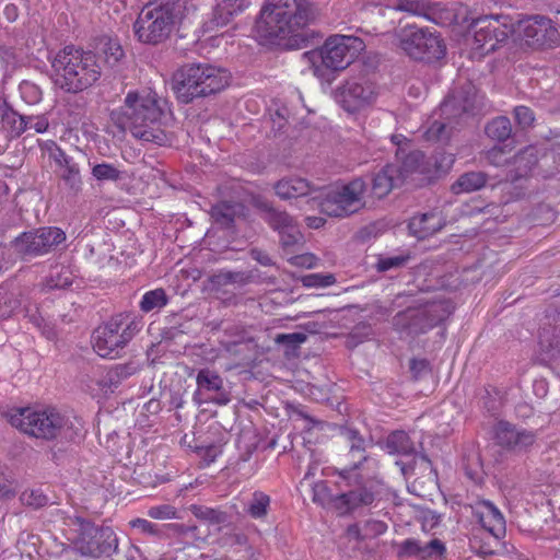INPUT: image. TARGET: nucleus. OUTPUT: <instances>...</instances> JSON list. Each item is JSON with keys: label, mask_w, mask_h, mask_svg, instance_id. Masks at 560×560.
<instances>
[{"label": "nucleus", "mask_w": 560, "mask_h": 560, "mask_svg": "<svg viewBox=\"0 0 560 560\" xmlns=\"http://www.w3.org/2000/svg\"><path fill=\"white\" fill-rule=\"evenodd\" d=\"M122 108V113H113L107 126L113 138H126L128 133L138 140H162L167 137L164 126L171 118V108L167 100L154 90L144 88L129 92Z\"/></svg>", "instance_id": "1"}, {"label": "nucleus", "mask_w": 560, "mask_h": 560, "mask_svg": "<svg viewBox=\"0 0 560 560\" xmlns=\"http://www.w3.org/2000/svg\"><path fill=\"white\" fill-rule=\"evenodd\" d=\"M318 16V7L310 0H265L254 33L261 44H278L313 24Z\"/></svg>", "instance_id": "2"}, {"label": "nucleus", "mask_w": 560, "mask_h": 560, "mask_svg": "<svg viewBox=\"0 0 560 560\" xmlns=\"http://www.w3.org/2000/svg\"><path fill=\"white\" fill-rule=\"evenodd\" d=\"M55 84L68 93L92 86L102 75L97 56L90 50L66 46L51 60Z\"/></svg>", "instance_id": "3"}, {"label": "nucleus", "mask_w": 560, "mask_h": 560, "mask_svg": "<svg viewBox=\"0 0 560 560\" xmlns=\"http://www.w3.org/2000/svg\"><path fill=\"white\" fill-rule=\"evenodd\" d=\"M10 423L26 434L45 440L73 441L81 430L77 419L56 409H18L10 415Z\"/></svg>", "instance_id": "4"}, {"label": "nucleus", "mask_w": 560, "mask_h": 560, "mask_svg": "<svg viewBox=\"0 0 560 560\" xmlns=\"http://www.w3.org/2000/svg\"><path fill=\"white\" fill-rule=\"evenodd\" d=\"M364 42L351 35H331L317 49L305 51L302 56L313 70L314 75L326 79L327 72H338L348 68L364 49Z\"/></svg>", "instance_id": "5"}, {"label": "nucleus", "mask_w": 560, "mask_h": 560, "mask_svg": "<svg viewBox=\"0 0 560 560\" xmlns=\"http://www.w3.org/2000/svg\"><path fill=\"white\" fill-rule=\"evenodd\" d=\"M229 84L228 72L208 63L183 66L173 79V89L183 104L222 91Z\"/></svg>", "instance_id": "6"}, {"label": "nucleus", "mask_w": 560, "mask_h": 560, "mask_svg": "<svg viewBox=\"0 0 560 560\" xmlns=\"http://www.w3.org/2000/svg\"><path fill=\"white\" fill-rule=\"evenodd\" d=\"M396 158L399 161L398 174L405 184L422 186L446 174L453 166L455 155L444 150L436 151L432 156L427 158L423 152L413 150L406 152V149L398 145Z\"/></svg>", "instance_id": "7"}, {"label": "nucleus", "mask_w": 560, "mask_h": 560, "mask_svg": "<svg viewBox=\"0 0 560 560\" xmlns=\"http://www.w3.org/2000/svg\"><path fill=\"white\" fill-rule=\"evenodd\" d=\"M368 185L362 177L318 191L310 201L331 218H348L365 208Z\"/></svg>", "instance_id": "8"}, {"label": "nucleus", "mask_w": 560, "mask_h": 560, "mask_svg": "<svg viewBox=\"0 0 560 560\" xmlns=\"http://www.w3.org/2000/svg\"><path fill=\"white\" fill-rule=\"evenodd\" d=\"M478 107L477 95L471 84L455 89L441 104V114L444 121L435 120L424 132V140H448L455 136L454 122L476 114Z\"/></svg>", "instance_id": "9"}, {"label": "nucleus", "mask_w": 560, "mask_h": 560, "mask_svg": "<svg viewBox=\"0 0 560 560\" xmlns=\"http://www.w3.org/2000/svg\"><path fill=\"white\" fill-rule=\"evenodd\" d=\"M178 20L175 3H149L138 14L133 31L141 43L158 45L170 37Z\"/></svg>", "instance_id": "10"}, {"label": "nucleus", "mask_w": 560, "mask_h": 560, "mask_svg": "<svg viewBox=\"0 0 560 560\" xmlns=\"http://www.w3.org/2000/svg\"><path fill=\"white\" fill-rule=\"evenodd\" d=\"M141 322L129 314L113 316L92 335L95 352L102 358H114L140 331Z\"/></svg>", "instance_id": "11"}, {"label": "nucleus", "mask_w": 560, "mask_h": 560, "mask_svg": "<svg viewBox=\"0 0 560 560\" xmlns=\"http://www.w3.org/2000/svg\"><path fill=\"white\" fill-rule=\"evenodd\" d=\"M471 35V48L480 56L488 55L502 47L514 32L509 16L483 15L471 19L468 24Z\"/></svg>", "instance_id": "12"}, {"label": "nucleus", "mask_w": 560, "mask_h": 560, "mask_svg": "<svg viewBox=\"0 0 560 560\" xmlns=\"http://www.w3.org/2000/svg\"><path fill=\"white\" fill-rule=\"evenodd\" d=\"M397 46L411 59L431 62L445 56L443 40L428 28L406 25L395 32Z\"/></svg>", "instance_id": "13"}, {"label": "nucleus", "mask_w": 560, "mask_h": 560, "mask_svg": "<svg viewBox=\"0 0 560 560\" xmlns=\"http://www.w3.org/2000/svg\"><path fill=\"white\" fill-rule=\"evenodd\" d=\"M79 535L74 548L84 557H110L118 552V537L109 526H96L83 518H78Z\"/></svg>", "instance_id": "14"}, {"label": "nucleus", "mask_w": 560, "mask_h": 560, "mask_svg": "<svg viewBox=\"0 0 560 560\" xmlns=\"http://www.w3.org/2000/svg\"><path fill=\"white\" fill-rule=\"evenodd\" d=\"M444 319L441 304L432 303L421 307H409L397 313L393 326L401 336L415 337L425 334Z\"/></svg>", "instance_id": "15"}, {"label": "nucleus", "mask_w": 560, "mask_h": 560, "mask_svg": "<svg viewBox=\"0 0 560 560\" xmlns=\"http://www.w3.org/2000/svg\"><path fill=\"white\" fill-rule=\"evenodd\" d=\"M342 435L349 450L341 456L342 466L338 469L339 478L347 485H351L352 480L354 483H360L363 469L372 462L366 452L369 442L352 428H346Z\"/></svg>", "instance_id": "16"}, {"label": "nucleus", "mask_w": 560, "mask_h": 560, "mask_svg": "<svg viewBox=\"0 0 560 560\" xmlns=\"http://www.w3.org/2000/svg\"><path fill=\"white\" fill-rule=\"evenodd\" d=\"M66 238L60 228L44 226L22 233L12 244L22 256H42L55 250Z\"/></svg>", "instance_id": "17"}, {"label": "nucleus", "mask_w": 560, "mask_h": 560, "mask_svg": "<svg viewBox=\"0 0 560 560\" xmlns=\"http://www.w3.org/2000/svg\"><path fill=\"white\" fill-rule=\"evenodd\" d=\"M517 33L533 48H551L560 44V32L547 16L532 15L521 20Z\"/></svg>", "instance_id": "18"}, {"label": "nucleus", "mask_w": 560, "mask_h": 560, "mask_svg": "<svg viewBox=\"0 0 560 560\" xmlns=\"http://www.w3.org/2000/svg\"><path fill=\"white\" fill-rule=\"evenodd\" d=\"M375 95L372 82L364 78H353L338 89L336 96L347 112L353 113L371 104Z\"/></svg>", "instance_id": "19"}, {"label": "nucleus", "mask_w": 560, "mask_h": 560, "mask_svg": "<svg viewBox=\"0 0 560 560\" xmlns=\"http://www.w3.org/2000/svg\"><path fill=\"white\" fill-rule=\"evenodd\" d=\"M497 443L513 453H525L530 450L537 440L533 430L517 428L508 421H499L495 425Z\"/></svg>", "instance_id": "20"}, {"label": "nucleus", "mask_w": 560, "mask_h": 560, "mask_svg": "<svg viewBox=\"0 0 560 560\" xmlns=\"http://www.w3.org/2000/svg\"><path fill=\"white\" fill-rule=\"evenodd\" d=\"M197 390L195 392V400L199 404L203 401H212L217 405L224 406L230 402L231 398L224 390L223 378L213 370L201 369L196 376Z\"/></svg>", "instance_id": "21"}, {"label": "nucleus", "mask_w": 560, "mask_h": 560, "mask_svg": "<svg viewBox=\"0 0 560 560\" xmlns=\"http://www.w3.org/2000/svg\"><path fill=\"white\" fill-rule=\"evenodd\" d=\"M338 485L339 487L351 488L334 498V509L341 515L350 513L355 509L371 505L375 500L374 492L364 485L363 475H361L360 483H354L352 480L351 485H347V482L340 479Z\"/></svg>", "instance_id": "22"}, {"label": "nucleus", "mask_w": 560, "mask_h": 560, "mask_svg": "<svg viewBox=\"0 0 560 560\" xmlns=\"http://www.w3.org/2000/svg\"><path fill=\"white\" fill-rule=\"evenodd\" d=\"M471 509L474 516L481 525L479 532L490 535L494 541H500L506 530L505 520L500 510L487 500H478Z\"/></svg>", "instance_id": "23"}, {"label": "nucleus", "mask_w": 560, "mask_h": 560, "mask_svg": "<svg viewBox=\"0 0 560 560\" xmlns=\"http://www.w3.org/2000/svg\"><path fill=\"white\" fill-rule=\"evenodd\" d=\"M250 4L249 0H219L212 9L211 19L206 22V28L213 31L228 25L242 14Z\"/></svg>", "instance_id": "24"}, {"label": "nucleus", "mask_w": 560, "mask_h": 560, "mask_svg": "<svg viewBox=\"0 0 560 560\" xmlns=\"http://www.w3.org/2000/svg\"><path fill=\"white\" fill-rule=\"evenodd\" d=\"M247 208L243 202L234 200L219 201L211 207V219L224 229H230L235 221L246 217Z\"/></svg>", "instance_id": "25"}, {"label": "nucleus", "mask_w": 560, "mask_h": 560, "mask_svg": "<svg viewBox=\"0 0 560 560\" xmlns=\"http://www.w3.org/2000/svg\"><path fill=\"white\" fill-rule=\"evenodd\" d=\"M402 185L404 183L398 174L397 166L395 164H387L373 175L371 192L375 198L382 199Z\"/></svg>", "instance_id": "26"}, {"label": "nucleus", "mask_w": 560, "mask_h": 560, "mask_svg": "<svg viewBox=\"0 0 560 560\" xmlns=\"http://www.w3.org/2000/svg\"><path fill=\"white\" fill-rule=\"evenodd\" d=\"M445 222L440 212H427L413 215L408 224L411 235L418 240H425L444 226Z\"/></svg>", "instance_id": "27"}, {"label": "nucleus", "mask_w": 560, "mask_h": 560, "mask_svg": "<svg viewBox=\"0 0 560 560\" xmlns=\"http://www.w3.org/2000/svg\"><path fill=\"white\" fill-rule=\"evenodd\" d=\"M537 161L533 145H528L524 150L512 154L511 162L508 164L512 165V168L510 170L511 180L515 182L526 177L537 164Z\"/></svg>", "instance_id": "28"}, {"label": "nucleus", "mask_w": 560, "mask_h": 560, "mask_svg": "<svg viewBox=\"0 0 560 560\" xmlns=\"http://www.w3.org/2000/svg\"><path fill=\"white\" fill-rule=\"evenodd\" d=\"M276 194L281 199H291L307 196L314 191L310 182L301 177H290L279 180L275 185Z\"/></svg>", "instance_id": "29"}, {"label": "nucleus", "mask_w": 560, "mask_h": 560, "mask_svg": "<svg viewBox=\"0 0 560 560\" xmlns=\"http://www.w3.org/2000/svg\"><path fill=\"white\" fill-rule=\"evenodd\" d=\"M405 12L416 16H429L431 7L425 0H388L380 8V13L386 15V11Z\"/></svg>", "instance_id": "30"}, {"label": "nucleus", "mask_w": 560, "mask_h": 560, "mask_svg": "<svg viewBox=\"0 0 560 560\" xmlns=\"http://www.w3.org/2000/svg\"><path fill=\"white\" fill-rule=\"evenodd\" d=\"M291 113L287 105H276L273 113L270 114V118L266 121L267 127L270 128V132L267 137L279 138L282 136H290L289 129L291 128Z\"/></svg>", "instance_id": "31"}, {"label": "nucleus", "mask_w": 560, "mask_h": 560, "mask_svg": "<svg viewBox=\"0 0 560 560\" xmlns=\"http://www.w3.org/2000/svg\"><path fill=\"white\" fill-rule=\"evenodd\" d=\"M59 188L70 197H75L82 189V178L77 163L66 165L57 171Z\"/></svg>", "instance_id": "32"}, {"label": "nucleus", "mask_w": 560, "mask_h": 560, "mask_svg": "<svg viewBox=\"0 0 560 560\" xmlns=\"http://www.w3.org/2000/svg\"><path fill=\"white\" fill-rule=\"evenodd\" d=\"M260 209L262 212V220L269 224L275 231H282L294 224V219L289 215L285 211H280L268 202H261Z\"/></svg>", "instance_id": "33"}, {"label": "nucleus", "mask_w": 560, "mask_h": 560, "mask_svg": "<svg viewBox=\"0 0 560 560\" xmlns=\"http://www.w3.org/2000/svg\"><path fill=\"white\" fill-rule=\"evenodd\" d=\"M487 175L483 172H467L462 174L452 185L454 194L472 192L485 187Z\"/></svg>", "instance_id": "34"}, {"label": "nucleus", "mask_w": 560, "mask_h": 560, "mask_svg": "<svg viewBox=\"0 0 560 560\" xmlns=\"http://www.w3.org/2000/svg\"><path fill=\"white\" fill-rule=\"evenodd\" d=\"M386 448L392 454L410 455L415 453V446L405 431H395L386 440Z\"/></svg>", "instance_id": "35"}, {"label": "nucleus", "mask_w": 560, "mask_h": 560, "mask_svg": "<svg viewBox=\"0 0 560 560\" xmlns=\"http://www.w3.org/2000/svg\"><path fill=\"white\" fill-rule=\"evenodd\" d=\"M489 140H509L512 136V125L508 117L499 116L489 121L485 128Z\"/></svg>", "instance_id": "36"}, {"label": "nucleus", "mask_w": 560, "mask_h": 560, "mask_svg": "<svg viewBox=\"0 0 560 560\" xmlns=\"http://www.w3.org/2000/svg\"><path fill=\"white\" fill-rule=\"evenodd\" d=\"M189 511L196 518L211 525L223 524L228 521V514L219 509L200 504H191L189 506Z\"/></svg>", "instance_id": "37"}, {"label": "nucleus", "mask_w": 560, "mask_h": 560, "mask_svg": "<svg viewBox=\"0 0 560 560\" xmlns=\"http://www.w3.org/2000/svg\"><path fill=\"white\" fill-rule=\"evenodd\" d=\"M168 303V298L164 289L159 288L148 291L140 301V310L144 313L154 310H161Z\"/></svg>", "instance_id": "38"}, {"label": "nucleus", "mask_w": 560, "mask_h": 560, "mask_svg": "<svg viewBox=\"0 0 560 560\" xmlns=\"http://www.w3.org/2000/svg\"><path fill=\"white\" fill-rule=\"evenodd\" d=\"M1 121L3 127L11 130L12 137H19L27 131L26 116H22L9 107L3 110Z\"/></svg>", "instance_id": "39"}, {"label": "nucleus", "mask_w": 560, "mask_h": 560, "mask_svg": "<svg viewBox=\"0 0 560 560\" xmlns=\"http://www.w3.org/2000/svg\"><path fill=\"white\" fill-rule=\"evenodd\" d=\"M20 306L15 291L7 285H0V320L10 317Z\"/></svg>", "instance_id": "40"}, {"label": "nucleus", "mask_w": 560, "mask_h": 560, "mask_svg": "<svg viewBox=\"0 0 560 560\" xmlns=\"http://www.w3.org/2000/svg\"><path fill=\"white\" fill-rule=\"evenodd\" d=\"M512 142H498L487 152V160L495 165L503 166L508 165L511 162L513 148L511 147Z\"/></svg>", "instance_id": "41"}, {"label": "nucleus", "mask_w": 560, "mask_h": 560, "mask_svg": "<svg viewBox=\"0 0 560 560\" xmlns=\"http://www.w3.org/2000/svg\"><path fill=\"white\" fill-rule=\"evenodd\" d=\"M269 505L270 497L261 491H255L246 511L253 518H262L267 515Z\"/></svg>", "instance_id": "42"}, {"label": "nucleus", "mask_w": 560, "mask_h": 560, "mask_svg": "<svg viewBox=\"0 0 560 560\" xmlns=\"http://www.w3.org/2000/svg\"><path fill=\"white\" fill-rule=\"evenodd\" d=\"M470 547L479 555L489 556L494 553L493 547L499 544V541H494L490 535L481 534V532H477L469 539Z\"/></svg>", "instance_id": "43"}, {"label": "nucleus", "mask_w": 560, "mask_h": 560, "mask_svg": "<svg viewBox=\"0 0 560 560\" xmlns=\"http://www.w3.org/2000/svg\"><path fill=\"white\" fill-rule=\"evenodd\" d=\"M278 233L280 235V244L284 249L294 250L303 242V235L295 223Z\"/></svg>", "instance_id": "44"}, {"label": "nucleus", "mask_w": 560, "mask_h": 560, "mask_svg": "<svg viewBox=\"0 0 560 560\" xmlns=\"http://www.w3.org/2000/svg\"><path fill=\"white\" fill-rule=\"evenodd\" d=\"M104 62L114 67L124 57V50L120 44L114 39H106L102 47Z\"/></svg>", "instance_id": "45"}, {"label": "nucleus", "mask_w": 560, "mask_h": 560, "mask_svg": "<svg viewBox=\"0 0 560 560\" xmlns=\"http://www.w3.org/2000/svg\"><path fill=\"white\" fill-rule=\"evenodd\" d=\"M301 282L306 288H327L336 283V277L332 273H310L303 276Z\"/></svg>", "instance_id": "46"}, {"label": "nucleus", "mask_w": 560, "mask_h": 560, "mask_svg": "<svg viewBox=\"0 0 560 560\" xmlns=\"http://www.w3.org/2000/svg\"><path fill=\"white\" fill-rule=\"evenodd\" d=\"M21 502L24 505L39 509L48 503L47 495L40 489L25 490L20 497Z\"/></svg>", "instance_id": "47"}, {"label": "nucleus", "mask_w": 560, "mask_h": 560, "mask_svg": "<svg viewBox=\"0 0 560 560\" xmlns=\"http://www.w3.org/2000/svg\"><path fill=\"white\" fill-rule=\"evenodd\" d=\"M19 90L21 93V97L27 104H37L42 100V90L34 82L24 80L20 83Z\"/></svg>", "instance_id": "48"}, {"label": "nucleus", "mask_w": 560, "mask_h": 560, "mask_svg": "<svg viewBox=\"0 0 560 560\" xmlns=\"http://www.w3.org/2000/svg\"><path fill=\"white\" fill-rule=\"evenodd\" d=\"M410 259L407 255L380 257L376 264L377 271L385 272L405 266Z\"/></svg>", "instance_id": "49"}, {"label": "nucleus", "mask_w": 560, "mask_h": 560, "mask_svg": "<svg viewBox=\"0 0 560 560\" xmlns=\"http://www.w3.org/2000/svg\"><path fill=\"white\" fill-rule=\"evenodd\" d=\"M139 371V365L135 362L117 364L108 373L110 382H119L125 380Z\"/></svg>", "instance_id": "50"}, {"label": "nucleus", "mask_w": 560, "mask_h": 560, "mask_svg": "<svg viewBox=\"0 0 560 560\" xmlns=\"http://www.w3.org/2000/svg\"><path fill=\"white\" fill-rule=\"evenodd\" d=\"M325 481H318L313 487V501L323 506L331 505L334 508V498Z\"/></svg>", "instance_id": "51"}, {"label": "nucleus", "mask_w": 560, "mask_h": 560, "mask_svg": "<svg viewBox=\"0 0 560 560\" xmlns=\"http://www.w3.org/2000/svg\"><path fill=\"white\" fill-rule=\"evenodd\" d=\"M387 530V524L380 520H368L363 524L362 539H372L383 535Z\"/></svg>", "instance_id": "52"}, {"label": "nucleus", "mask_w": 560, "mask_h": 560, "mask_svg": "<svg viewBox=\"0 0 560 560\" xmlns=\"http://www.w3.org/2000/svg\"><path fill=\"white\" fill-rule=\"evenodd\" d=\"M148 516L154 520H172L177 517V511L170 504L155 505L148 510Z\"/></svg>", "instance_id": "53"}, {"label": "nucleus", "mask_w": 560, "mask_h": 560, "mask_svg": "<svg viewBox=\"0 0 560 560\" xmlns=\"http://www.w3.org/2000/svg\"><path fill=\"white\" fill-rule=\"evenodd\" d=\"M92 174L98 180H116L119 177V171L109 164L95 165Z\"/></svg>", "instance_id": "54"}, {"label": "nucleus", "mask_w": 560, "mask_h": 560, "mask_svg": "<svg viewBox=\"0 0 560 560\" xmlns=\"http://www.w3.org/2000/svg\"><path fill=\"white\" fill-rule=\"evenodd\" d=\"M174 533L177 535L184 537V538H190L192 540H201L203 541V538H201L198 535V527L196 525H185V524H168L167 525Z\"/></svg>", "instance_id": "55"}, {"label": "nucleus", "mask_w": 560, "mask_h": 560, "mask_svg": "<svg viewBox=\"0 0 560 560\" xmlns=\"http://www.w3.org/2000/svg\"><path fill=\"white\" fill-rule=\"evenodd\" d=\"M220 545L222 547L234 548L236 546H246L247 536L243 533L234 532L226 533L220 538Z\"/></svg>", "instance_id": "56"}, {"label": "nucleus", "mask_w": 560, "mask_h": 560, "mask_svg": "<svg viewBox=\"0 0 560 560\" xmlns=\"http://www.w3.org/2000/svg\"><path fill=\"white\" fill-rule=\"evenodd\" d=\"M422 544L417 539H406L399 546L400 556H416L422 558Z\"/></svg>", "instance_id": "57"}, {"label": "nucleus", "mask_w": 560, "mask_h": 560, "mask_svg": "<svg viewBox=\"0 0 560 560\" xmlns=\"http://www.w3.org/2000/svg\"><path fill=\"white\" fill-rule=\"evenodd\" d=\"M307 339V336L303 332H291V334H279L276 336L275 341L279 345H288L291 347H296L301 343H304Z\"/></svg>", "instance_id": "58"}, {"label": "nucleus", "mask_w": 560, "mask_h": 560, "mask_svg": "<svg viewBox=\"0 0 560 560\" xmlns=\"http://www.w3.org/2000/svg\"><path fill=\"white\" fill-rule=\"evenodd\" d=\"M130 526L132 528L139 529L143 534H148L151 536L161 535V530L159 529V526L148 520H144V518H135V520L130 521Z\"/></svg>", "instance_id": "59"}, {"label": "nucleus", "mask_w": 560, "mask_h": 560, "mask_svg": "<svg viewBox=\"0 0 560 560\" xmlns=\"http://www.w3.org/2000/svg\"><path fill=\"white\" fill-rule=\"evenodd\" d=\"M514 115L517 124L522 128H528L532 126L534 121V113L529 107L526 106H517L514 109Z\"/></svg>", "instance_id": "60"}, {"label": "nucleus", "mask_w": 560, "mask_h": 560, "mask_svg": "<svg viewBox=\"0 0 560 560\" xmlns=\"http://www.w3.org/2000/svg\"><path fill=\"white\" fill-rule=\"evenodd\" d=\"M422 559L428 557H439L445 551L443 542L439 539H432L431 541L422 545Z\"/></svg>", "instance_id": "61"}, {"label": "nucleus", "mask_w": 560, "mask_h": 560, "mask_svg": "<svg viewBox=\"0 0 560 560\" xmlns=\"http://www.w3.org/2000/svg\"><path fill=\"white\" fill-rule=\"evenodd\" d=\"M318 258L313 254H302L289 258V262L296 267L314 268L317 266Z\"/></svg>", "instance_id": "62"}, {"label": "nucleus", "mask_w": 560, "mask_h": 560, "mask_svg": "<svg viewBox=\"0 0 560 560\" xmlns=\"http://www.w3.org/2000/svg\"><path fill=\"white\" fill-rule=\"evenodd\" d=\"M120 151L122 158L130 163H136L141 159L142 149L135 147L133 142H124V145L120 147Z\"/></svg>", "instance_id": "63"}, {"label": "nucleus", "mask_w": 560, "mask_h": 560, "mask_svg": "<svg viewBox=\"0 0 560 560\" xmlns=\"http://www.w3.org/2000/svg\"><path fill=\"white\" fill-rule=\"evenodd\" d=\"M27 119V130H34L37 133H43L47 131L49 127L48 119L45 115L40 116H26Z\"/></svg>", "instance_id": "64"}]
</instances>
